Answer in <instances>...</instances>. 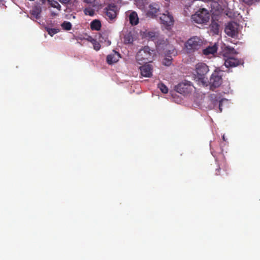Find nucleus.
<instances>
[{
  "label": "nucleus",
  "instance_id": "f257e3e1",
  "mask_svg": "<svg viewBox=\"0 0 260 260\" xmlns=\"http://www.w3.org/2000/svg\"><path fill=\"white\" fill-rule=\"evenodd\" d=\"M154 54V51L149 47L145 46L140 49L136 55V60L139 64L151 62Z\"/></svg>",
  "mask_w": 260,
  "mask_h": 260
},
{
  "label": "nucleus",
  "instance_id": "f03ea898",
  "mask_svg": "<svg viewBox=\"0 0 260 260\" xmlns=\"http://www.w3.org/2000/svg\"><path fill=\"white\" fill-rule=\"evenodd\" d=\"M209 70L208 66L203 62H199L196 65L194 75L202 83H207V78L206 75L208 73Z\"/></svg>",
  "mask_w": 260,
  "mask_h": 260
},
{
  "label": "nucleus",
  "instance_id": "7ed1b4c3",
  "mask_svg": "<svg viewBox=\"0 0 260 260\" xmlns=\"http://www.w3.org/2000/svg\"><path fill=\"white\" fill-rule=\"evenodd\" d=\"M117 6L113 3L108 4L103 10L105 17L109 21H115L118 14Z\"/></svg>",
  "mask_w": 260,
  "mask_h": 260
},
{
  "label": "nucleus",
  "instance_id": "20e7f679",
  "mask_svg": "<svg viewBox=\"0 0 260 260\" xmlns=\"http://www.w3.org/2000/svg\"><path fill=\"white\" fill-rule=\"evenodd\" d=\"M202 44V40L195 36L188 39L185 43V48L187 53H192L199 49Z\"/></svg>",
  "mask_w": 260,
  "mask_h": 260
},
{
  "label": "nucleus",
  "instance_id": "39448f33",
  "mask_svg": "<svg viewBox=\"0 0 260 260\" xmlns=\"http://www.w3.org/2000/svg\"><path fill=\"white\" fill-rule=\"evenodd\" d=\"M191 18L197 23H206L210 19V14L207 10L202 9L201 10L198 11L195 14L192 15Z\"/></svg>",
  "mask_w": 260,
  "mask_h": 260
},
{
  "label": "nucleus",
  "instance_id": "423d86ee",
  "mask_svg": "<svg viewBox=\"0 0 260 260\" xmlns=\"http://www.w3.org/2000/svg\"><path fill=\"white\" fill-rule=\"evenodd\" d=\"M222 82V75L220 74V72L214 71L210 78L209 84L210 89L212 90L220 86Z\"/></svg>",
  "mask_w": 260,
  "mask_h": 260
},
{
  "label": "nucleus",
  "instance_id": "0eeeda50",
  "mask_svg": "<svg viewBox=\"0 0 260 260\" xmlns=\"http://www.w3.org/2000/svg\"><path fill=\"white\" fill-rule=\"evenodd\" d=\"M192 87L190 82L185 80L178 84L175 86V89L178 93L187 94L191 92Z\"/></svg>",
  "mask_w": 260,
  "mask_h": 260
},
{
  "label": "nucleus",
  "instance_id": "6e6552de",
  "mask_svg": "<svg viewBox=\"0 0 260 260\" xmlns=\"http://www.w3.org/2000/svg\"><path fill=\"white\" fill-rule=\"evenodd\" d=\"M239 25L235 22H230L227 24L225 27V34L232 38H235L238 34Z\"/></svg>",
  "mask_w": 260,
  "mask_h": 260
},
{
  "label": "nucleus",
  "instance_id": "1a4fd4ad",
  "mask_svg": "<svg viewBox=\"0 0 260 260\" xmlns=\"http://www.w3.org/2000/svg\"><path fill=\"white\" fill-rule=\"evenodd\" d=\"M160 20L161 23L167 29H170L171 26L174 24L173 17L168 12L167 14L164 13L161 15Z\"/></svg>",
  "mask_w": 260,
  "mask_h": 260
},
{
  "label": "nucleus",
  "instance_id": "9d476101",
  "mask_svg": "<svg viewBox=\"0 0 260 260\" xmlns=\"http://www.w3.org/2000/svg\"><path fill=\"white\" fill-rule=\"evenodd\" d=\"M160 6L157 3H152L149 5L146 14L147 16L155 18L159 12Z\"/></svg>",
  "mask_w": 260,
  "mask_h": 260
},
{
  "label": "nucleus",
  "instance_id": "9b49d317",
  "mask_svg": "<svg viewBox=\"0 0 260 260\" xmlns=\"http://www.w3.org/2000/svg\"><path fill=\"white\" fill-rule=\"evenodd\" d=\"M224 65L226 68L236 67L239 64L244 63L243 60L242 59H238L233 57L224 59Z\"/></svg>",
  "mask_w": 260,
  "mask_h": 260
},
{
  "label": "nucleus",
  "instance_id": "f8f14e48",
  "mask_svg": "<svg viewBox=\"0 0 260 260\" xmlns=\"http://www.w3.org/2000/svg\"><path fill=\"white\" fill-rule=\"evenodd\" d=\"M141 74L145 77H150L152 74V66L148 64H145L140 67Z\"/></svg>",
  "mask_w": 260,
  "mask_h": 260
},
{
  "label": "nucleus",
  "instance_id": "ddd939ff",
  "mask_svg": "<svg viewBox=\"0 0 260 260\" xmlns=\"http://www.w3.org/2000/svg\"><path fill=\"white\" fill-rule=\"evenodd\" d=\"M120 57V54L115 51H113L112 53L107 55V62L109 64H112L117 62Z\"/></svg>",
  "mask_w": 260,
  "mask_h": 260
},
{
  "label": "nucleus",
  "instance_id": "4468645a",
  "mask_svg": "<svg viewBox=\"0 0 260 260\" xmlns=\"http://www.w3.org/2000/svg\"><path fill=\"white\" fill-rule=\"evenodd\" d=\"M228 170V166L226 163H225V164H224L223 166L222 167V170H221V168L219 166L217 169H216L215 175L216 176H220L222 178H225L229 175Z\"/></svg>",
  "mask_w": 260,
  "mask_h": 260
},
{
  "label": "nucleus",
  "instance_id": "2eb2a0df",
  "mask_svg": "<svg viewBox=\"0 0 260 260\" xmlns=\"http://www.w3.org/2000/svg\"><path fill=\"white\" fill-rule=\"evenodd\" d=\"M42 8L40 6H35L30 11V18L31 19H39L41 17Z\"/></svg>",
  "mask_w": 260,
  "mask_h": 260
},
{
  "label": "nucleus",
  "instance_id": "dca6fc26",
  "mask_svg": "<svg viewBox=\"0 0 260 260\" xmlns=\"http://www.w3.org/2000/svg\"><path fill=\"white\" fill-rule=\"evenodd\" d=\"M237 53V52L235 49L230 46H226L222 51V54L225 58L224 59L232 57L233 55Z\"/></svg>",
  "mask_w": 260,
  "mask_h": 260
},
{
  "label": "nucleus",
  "instance_id": "f3484780",
  "mask_svg": "<svg viewBox=\"0 0 260 260\" xmlns=\"http://www.w3.org/2000/svg\"><path fill=\"white\" fill-rule=\"evenodd\" d=\"M217 49V47L216 45H214L212 46H208L203 50V53L205 55L213 54L216 52Z\"/></svg>",
  "mask_w": 260,
  "mask_h": 260
},
{
  "label": "nucleus",
  "instance_id": "a211bd4d",
  "mask_svg": "<svg viewBox=\"0 0 260 260\" xmlns=\"http://www.w3.org/2000/svg\"><path fill=\"white\" fill-rule=\"evenodd\" d=\"M129 20L132 25H136L139 23V18L136 12H132L129 15Z\"/></svg>",
  "mask_w": 260,
  "mask_h": 260
},
{
  "label": "nucleus",
  "instance_id": "6ab92c4d",
  "mask_svg": "<svg viewBox=\"0 0 260 260\" xmlns=\"http://www.w3.org/2000/svg\"><path fill=\"white\" fill-rule=\"evenodd\" d=\"M90 28L92 30H99L101 28V23L100 20L95 19L90 23Z\"/></svg>",
  "mask_w": 260,
  "mask_h": 260
},
{
  "label": "nucleus",
  "instance_id": "aec40b11",
  "mask_svg": "<svg viewBox=\"0 0 260 260\" xmlns=\"http://www.w3.org/2000/svg\"><path fill=\"white\" fill-rule=\"evenodd\" d=\"M47 2L52 7L57 8L59 10H60L61 6L57 1L55 0H47Z\"/></svg>",
  "mask_w": 260,
  "mask_h": 260
},
{
  "label": "nucleus",
  "instance_id": "412c9836",
  "mask_svg": "<svg viewBox=\"0 0 260 260\" xmlns=\"http://www.w3.org/2000/svg\"><path fill=\"white\" fill-rule=\"evenodd\" d=\"M133 37L131 33L125 35L124 37V42L125 44H131L133 42Z\"/></svg>",
  "mask_w": 260,
  "mask_h": 260
},
{
  "label": "nucleus",
  "instance_id": "4be33fe9",
  "mask_svg": "<svg viewBox=\"0 0 260 260\" xmlns=\"http://www.w3.org/2000/svg\"><path fill=\"white\" fill-rule=\"evenodd\" d=\"M145 36L149 39L151 40H154L157 36L155 31H148L145 33Z\"/></svg>",
  "mask_w": 260,
  "mask_h": 260
},
{
  "label": "nucleus",
  "instance_id": "5701e85b",
  "mask_svg": "<svg viewBox=\"0 0 260 260\" xmlns=\"http://www.w3.org/2000/svg\"><path fill=\"white\" fill-rule=\"evenodd\" d=\"M83 11L85 15L90 16H93L95 13L94 10L90 7L85 8Z\"/></svg>",
  "mask_w": 260,
  "mask_h": 260
},
{
  "label": "nucleus",
  "instance_id": "b1692460",
  "mask_svg": "<svg viewBox=\"0 0 260 260\" xmlns=\"http://www.w3.org/2000/svg\"><path fill=\"white\" fill-rule=\"evenodd\" d=\"M63 29L66 30H70L72 28V24L69 21H64L61 25Z\"/></svg>",
  "mask_w": 260,
  "mask_h": 260
},
{
  "label": "nucleus",
  "instance_id": "393cba45",
  "mask_svg": "<svg viewBox=\"0 0 260 260\" xmlns=\"http://www.w3.org/2000/svg\"><path fill=\"white\" fill-rule=\"evenodd\" d=\"M90 42L92 43L94 50L98 51L100 49L101 45L100 43L98 42L96 40L91 39Z\"/></svg>",
  "mask_w": 260,
  "mask_h": 260
},
{
  "label": "nucleus",
  "instance_id": "a878e982",
  "mask_svg": "<svg viewBox=\"0 0 260 260\" xmlns=\"http://www.w3.org/2000/svg\"><path fill=\"white\" fill-rule=\"evenodd\" d=\"M45 29L48 32V34L51 36L57 34L59 31V29L57 28H50L47 27H45Z\"/></svg>",
  "mask_w": 260,
  "mask_h": 260
},
{
  "label": "nucleus",
  "instance_id": "bb28decb",
  "mask_svg": "<svg viewBox=\"0 0 260 260\" xmlns=\"http://www.w3.org/2000/svg\"><path fill=\"white\" fill-rule=\"evenodd\" d=\"M158 88L164 93H167L168 92V87L163 83H160L158 85Z\"/></svg>",
  "mask_w": 260,
  "mask_h": 260
},
{
  "label": "nucleus",
  "instance_id": "cd10ccee",
  "mask_svg": "<svg viewBox=\"0 0 260 260\" xmlns=\"http://www.w3.org/2000/svg\"><path fill=\"white\" fill-rule=\"evenodd\" d=\"M245 4L251 6L256 3H258L260 0H241Z\"/></svg>",
  "mask_w": 260,
  "mask_h": 260
},
{
  "label": "nucleus",
  "instance_id": "c85d7f7f",
  "mask_svg": "<svg viewBox=\"0 0 260 260\" xmlns=\"http://www.w3.org/2000/svg\"><path fill=\"white\" fill-rule=\"evenodd\" d=\"M59 2H60L62 4H69L71 0H58Z\"/></svg>",
  "mask_w": 260,
  "mask_h": 260
},
{
  "label": "nucleus",
  "instance_id": "c756f323",
  "mask_svg": "<svg viewBox=\"0 0 260 260\" xmlns=\"http://www.w3.org/2000/svg\"><path fill=\"white\" fill-rule=\"evenodd\" d=\"M222 100H220L219 102V110H220V112H222V109H221V106H222Z\"/></svg>",
  "mask_w": 260,
  "mask_h": 260
},
{
  "label": "nucleus",
  "instance_id": "7c9ffc66",
  "mask_svg": "<svg viewBox=\"0 0 260 260\" xmlns=\"http://www.w3.org/2000/svg\"><path fill=\"white\" fill-rule=\"evenodd\" d=\"M95 0H85V2L86 3H88V4H91L92 3H93V2H94Z\"/></svg>",
  "mask_w": 260,
  "mask_h": 260
},
{
  "label": "nucleus",
  "instance_id": "2f4dec72",
  "mask_svg": "<svg viewBox=\"0 0 260 260\" xmlns=\"http://www.w3.org/2000/svg\"><path fill=\"white\" fill-rule=\"evenodd\" d=\"M170 63H171V60H169V59H168V60H167V62H165V64L166 65H169V64H170Z\"/></svg>",
  "mask_w": 260,
  "mask_h": 260
},
{
  "label": "nucleus",
  "instance_id": "473e14b6",
  "mask_svg": "<svg viewBox=\"0 0 260 260\" xmlns=\"http://www.w3.org/2000/svg\"><path fill=\"white\" fill-rule=\"evenodd\" d=\"M223 139L224 140V139H225V138H224V136H223Z\"/></svg>",
  "mask_w": 260,
  "mask_h": 260
}]
</instances>
